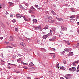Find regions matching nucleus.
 <instances>
[{"instance_id":"1","label":"nucleus","mask_w":79,"mask_h":79,"mask_svg":"<svg viewBox=\"0 0 79 79\" xmlns=\"http://www.w3.org/2000/svg\"><path fill=\"white\" fill-rule=\"evenodd\" d=\"M66 76V77L65 76V77L66 79H69V78H70L71 77H72V75L71 74H67Z\"/></svg>"},{"instance_id":"2","label":"nucleus","mask_w":79,"mask_h":79,"mask_svg":"<svg viewBox=\"0 0 79 79\" xmlns=\"http://www.w3.org/2000/svg\"><path fill=\"white\" fill-rule=\"evenodd\" d=\"M55 39H56V37L54 36L50 39L49 40L50 41H54Z\"/></svg>"},{"instance_id":"3","label":"nucleus","mask_w":79,"mask_h":79,"mask_svg":"<svg viewBox=\"0 0 79 79\" xmlns=\"http://www.w3.org/2000/svg\"><path fill=\"white\" fill-rule=\"evenodd\" d=\"M61 31H66V27H63V26H62L61 27Z\"/></svg>"},{"instance_id":"4","label":"nucleus","mask_w":79,"mask_h":79,"mask_svg":"<svg viewBox=\"0 0 79 79\" xmlns=\"http://www.w3.org/2000/svg\"><path fill=\"white\" fill-rule=\"evenodd\" d=\"M21 45L23 46V47H26V44L24 42H22L20 43Z\"/></svg>"},{"instance_id":"5","label":"nucleus","mask_w":79,"mask_h":79,"mask_svg":"<svg viewBox=\"0 0 79 79\" xmlns=\"http://www.w3.org/2000/svg\"><path fill=\"white\" fill-rule=\"evenodd\" d=\"M13 40H14V39H13V37H10L9 39V41H13Z\"/></svg>"},{"instance_id":"6","label":"nucleus","mask_w":79,"mask_h":79,"mask_svg":"<svg viewBox=\"0 0 79 79\" xmlns=\"http://www.w3.org/2000/svg\"><path fill=\"white\" fill-rule=\"evenodd\" d=\"M48 37V36L47 35H44L43 36V39H45L47 38Z\"/></svg>"},{"instance_id":"7","label":"nucleus","mask_w":79,"mask_h":79,"mask_svg":"<svg viewBox=\"0 0 79 79\" xmlns=\"http://www.w3.org/2000/svg\"><path fill=\"white\" fill-rule=\"evenodd\" d=\"M56 19H57L58 21H63V19L61 18L59 19V18H57V17H56Z\"/></svg>"},{"instance_id":"8","label":"nucleus","mask_w":79,"mask_h":79,"mask_svg":"<svg viewBox=\"0 0 79 79\" xmlns=\"http://www.w3.org/2000/svg\"><path fill=\"white\" fill-rule=\"evenodd\" d=\"M16 16H17L18 18H21V17H23V16L19 14L16 15Z\"/></svg>"},{"instance_id":"9","label":"nucleus","mask_w":79,"mask_h":79,"mask_svg":"<svg viewBox=\"0 0 79 79\" xmlns=\"http://www.w3.org/2000/svg\"><path fill=\"white\" fill-rule=\"evenodd\" d=\"M50 54H52L53 58H55V53H50Z\"/></svg>"},{"instance_id":"10","label":"nucleus","mask_w":79,"mask_h":79,"mask_svg":"<svg viewBox=\"0 0 79 79\" xmlns=\"http://www.w3.org/2000/svg\"><path fill=\"white\" fill-rule=\"evenodd\" d=\"M6 48H13V46H6Z\"/></svg>"},{"instance_id":"11","label":"nucleus","mask_w":79,"mask_h":79,"mask_svg":"<svg viewBox=\"0 0 79 79\" xmlns=\"http://www.w3.org/2000/svg\"><path fill=\"white\" fill-rule=\"evenodd\" d=\"M33 23H36L37 22V20L36 19H33Z\"/></svg>"},{"instance_id":"12","label":"nucleus","mask_w":79,"mask_h":79,"mask_svg":"<svg viewBox=\"0 0 79 79\" xmlns=\"http://www.w3.org/2000/svg\"><path fill=\"white\" fill-rule=\"evenodd\" d=\"M48 26H47V25H46L45 26V27L44 28V29H45V30H46V29H48Z\"/></svg>"},{"instance_id":"13","label":"nucleus","mask_w":79,"mask_h":79,"mask_svg":"<svg viewBox=\"0 0 79 79\" xmlns=\"http://www.w3.org/2000/svg\"><path fill=\"white\" fill-rule=\"evenodd\" d=\"M65 51H66V52H69L70 50L68 48H66L64 49Z\"/></svg>"},{"instance_id":"14","label":"nucleus","mask_w":79,"mask_h":79,"mask_svg":"<svg viewBox=\"0 0 79 79\" xmlns=\"http://www.w3.org/2000/svg\"><path fill=\"white\" fill-rule=\"evenodd\" d=\"M60 69H62L63 70H65L66 69V68L64 67H61L60 68Z\"/></svg>"},{"instance_id":"15","label":"nucleus","mask_w":79,"mask_h":79,"mask_svg":"<svg viewBox=\"0 0 79 79\" xmlns=\"http://www.w3.org/2000/svg\"><path fill=\"white\" fill-rule=\"evenodd\" d=\"M23 18L25 20V21H28V19H26V17H25V16H23Z\"/></svg>"},{"instance_id":"16","label":"nucleus","mask_w":79,"mask_h":79,"mask_svg":"<svg viewBox=\"0 0 79 79\" xmlns=\"http://www.w3.org/2000/svg\"><path fill=\"white\" fill-rule=\"evenodd\" d=\"M55 20H50L49 22L50 23H54Z\"/></svg>"},{"instance_id":"17","label":"nucleus","mask_w":79,"mask_h":79,"mask_svg":"<svg viewBox=\"0 0 79 79\" xmlns=\"http://www.w3.org/2000/svg\"><path fill=\"white\" fill-rule=\"evenodd\" d=\"M72 69H73V71H75L76 70V69L74 67H73Z\"/></svg>"},{"instance_id":"18","label":"nucleus","mask_w":79,"mask_h":79,"mask_svg":"<svg viewBox=\"0 0 79 79\" xmlns=\"http://www.w3.org/2000/svg\"><path fill=\"white\" fill-rule=\"evenodd\" d=\"M28 12L29 13H31L32 12V10H31V9H29Z\"/></svg>"},{"instance_id":"19","label":"nucleus","mask_w":79,"mask_h":79,"mask_svg":"<svg viewBox=\"0 0 79 79\" xmlns=\"http://www.w3.org/2000/svg\"><path fill=\"white\" fill-rule=\"evenodd\" d=\"M31 70H32L34 71V70H35V68L34 67H32L30 69Z\"/></svg>"},{"instance_id":"20","label":"nucleus","mask_w":79,"mask_h":79,"mask_svg":"<svg viewBox=\"0 0 79 79\" xmlns=\"http://www.w3.org/2000/svg\"><path fill=\"white\" fill-rule=\"evenodd\" d=\"M29 65H30V66H34V65L33 64L32 62H31L29 64Z\"/></svg>"},{"instance_id":"21","label":"nucleus","mask_w":79,"mask_h":79,"mask_svg":"<svg viewBox=\"0 0 79 79\" xmlns=\"http://www.w3.org/2000/svg\"><path fill=\"white\" fill-rule=\"evenodd\" d=\"M71 10L72 12H75V11L74 10V8H71Z\"/></svg>"},{"instance_id":"22","label":"nucleus","mask_w":79,"mask_h":79,"mask_svg":"<svg viewBox=\"0 0 79 79\" xmlns=\"http://www.w3.org/2000/svg\"><path fill=\"white\" fill-rule=\"evenodd\" d=\"M72 64L73 65V66H76V64H75V62H73Z\"/></svg>"},{"instance_id":"23","label":"nucleus","mask_w":79,"mask_h":79,"mask_svg":"<svg viewBox=\"0 0 79 79\" xmlns=\"http://www.w3.org/2000/svg\"><path fill=\"white\" fill-rule=\"evenodd\" d=\"M51 13H52L53 15H56V13L54 12V11L53 10L51 11Z\"/></svg>"},{"instance_id":"24","label":"nucleus","mask_w":79,"mask_h":79,"mask_svg":"<svg viewBox=\"0 0 79 79\" xmlns=\"http://www.w3.org/2000/svg\"><path fill=\"white\" fill-rule=\"evenodd\" d=\"M79 65L78 66L77 69V72H79Z\"/></svg>"},{"instance_id":"25","label":"nucleus","mask_w":79,"mask_h":79,"mask_svg":"<svg viewBox=\"0 0 79 79\" xmlns=\"http://www.w3.org/2000/svg\"><path fill=\"white\" fill-rule=\"evenodd\" d=\"M9 6H11V5H13V3L11 2H9Z\"/></svg>"},{"instance_id":"26","label":"nucleus","mask_w":79,"mask_h":79,"mask_svg":"<svg viewBox=\"0 0 79 79\" xmlns=\"http://www.w3.org/2000/svg\"><path fill=\"white\" fill-rule=\"evenodd\" d=\"M8 64L9 65H10V64H11V65H13V66H16L15 64H12L10 63H8Z\"/></svg>"},{"instance_id":"27","label":"nucleus","mask_w":79,"mask_h":79,"mask_svg":"<svg viewBox=\"0 0 79 79\" xmlns=\"http://www.w3.org/2000/svg\"><path fill=\"white\" fill-rule=\"evenodd\" d=\"M5 44H7V45H8L9 44V42H7L5 41L4 42Z\"/></svg>"},{"instance_id":"28","label":"nucleus","mask_w":79,"mask_h":79,"mask_svg":"<svg viewBox=\"0 0 79 79\" xmlns=\"http://www.w3.org/2000/svg\"><path fill=\"white\" fill-rule=\"evenodd\" d=\"M1 26L3 27H5V25L3 23L1 24Z\"/></svg>"},{"instance_id":"29","label":"nucleus","mask_w":79,"mask_h":79,"mask_svg":"<svg viewBox=\"0 0 79 79\" xmlns=\"http://www.w3.org/2000/svg\"><path fill=\"white\" fill-rule=\"evenodd\" d=\"M39 29V27H36L35 28V30H38Z\"/></svg>"},{"instance_id":"30","label":"nucleus","mask_w":79,"mask_h":79,"mask_svg":"<svg viewBox=\"0 0 79 79\" xmlns=\"http://www.w3.org/2000/svg\"><path fill=\"white\" fill-rule=\"evenodd\" d=\"M69 69L70 71H73V69L71 68H69Z\"/></svg>"},{"instance_id":"31","label":"nucleus","mask_w":79,"mask_h":79,"mask_svg":"<svg viewBox=\"0 0 79 79\" xmlns=\"http://www.w3.org/2000/svg\"><path fill=\"white\" fill-rule=\"evenodd\" d=\"M31 14H33V15H35V12L32 11V12H31Z\"/></svg>"},{"instance_id":"32","label":"nucleus","mask_w":79,"mask_h":79,"mask_svg":"<svg viewBox=\"0 0 79 79\" xmlns=\"http://www.w3.org/2000/svg\"><path fill=\"white\" fill-rule=\"evenodd\" d=\"M63 63L64 64H66V60H64L63 61Z\"/></svg>"},{"instance_id":"33","label":"nucleus","mask_w":79,"mask_h":79,"mask_svg":"<svg viewBox=\"0 0 79 79\" xmlns=\"http://www.w3.org/2000/svg\"><path fill=\"white\" fill-rule=\"evenodd\" d=\"M17 61H21V58H19L17 60Z\"/></svg>"},{"instance_id":"34","label":"nucleus","mask_w":79,"mask_h":79,"mask_svg":"<svg viewBox=\"0 0 79 79\" xmlns=\"http://www.w3.org/2000/svg\"><path fill=\"white\" fill-rule=\"evenodd\" d=\"M70 20H72V21H75L76 19H70Z\"/></svg>"},{"instance_id":"35","label":"nucleus","mask_w":79,"mask_h":79,"mask_svg":"<svg viewBox=\"0 0 79 79\" xmlns=\"http://www.w3.org/2000/svg\"><path fill=\"white\" fill-rule=\"evenodd\" d=\"M15 31L17 32H18V29L16 28L15 29Z\"/></svg>"},{"instance_id":"36","label":"nucleus","mask_w":79,"mask_h":79,"mask_svg":"<svg viewBox=\"0 0 79 79\" xmlns=\"http://www.w3.org/2000/svg\"><path fill=\"white\" fill-rule=\"evenodd\" d=\"M12 22H13V23H15V22H16V20L13 19V20H12Z\"/></svg>"},{"instance_id":"37","label":"nucleus","mask_w":79,"mask_h":79,"mask_svg":"<svg viewBox=\"0 0 79 79\" xmlns=\"http://www.w3.org/2000/svg\"><path fill=\"white\" fill-rule=\"evenodd\" d=\"M70 18H74V15H72Z\"/></svg>"},{"instance_id":"38","label":"nucleus","mask_w":79,"mask_h":79,"mask_svg":"<svg viewBox=\"0 0 79 79\" xmlns=\"http://www.w3.org/2000/svg\"><path fill=\"white\" fill-rule=\"evenodd\" d=\"M35 6L36 8H38L39 7V6L37 5H35Z\"/></svg>"},{"instance_id":"39","label":"nucleus","mask_w":79,"mask_h":79,"mask_svg":"<svg viewBox=\"0 0 79 79\" xmlns=\"http://www.w3.org/2000/svg\"><path fill=\"white\" fill-rule=\"evenodd\" d=\"M48 19L50 20H52V18L51 17H49L48 18Z\"/></svg>"},{"instance_id":"40","label":"nucleus","mask_w":79,"mask_h":79,"mask_svg":"<svg viewBox=\"0 0 79 79\" xmlns=\"http://www.w3.org/2000/svg\"><path fill=\"white\" fill-rule=\"evenodd\" d=\"M75 63H77V64H78V63H79V61H77L75 62Z\"/></svg>"},{"instance_id":"41","label":"nucleus","mask_w":79,"mask_h":79,"mask_svg":"<svg viewBox=\"0 0 79 79\" xmlns=\"http://www.w3.org/2000/svg\"><path fill=\"white\" fill-rule=\"evenodd\" d=\"M33 9L34 10H36V9H35V8H34L33 7H31V9Z\"/></svg>"},{"instance_id":"42","label":"nucleus","mask_w":79,"mask_h":79,"mask_svg":"<svg viewBox=\"0 0 79 79\" xmlns=\"http://www.w3.org/2000/svg\"><path fill=\"white\" fill-rule=\"evenodd\" d=\"M19 7H20V8H21V9L22 8H23V6L21 5Z\"/></svg>"},{"instance_id":"43","label":"nucleus","mask_w":79,"mask_h":79,"mask_svg":"<svg viewBox=\"0 0 79 79\" xmlns=\"http://www.w3.org/2000/svg\"><path fill=\"white\" fill-rule=\"evenodd\" d=\"M31 16L32 17V18H35V16L33 15H31Z\"/></svg>"},{"instance_id":"44","label":"nucleus","mask_w":79,"mask_h":79,"mask_svg":"<svg viewBox=\"0 0 79 79\" xmlns=\"http://www.w3.org/2000/svg\"><path fill=\"white\" fill-rule=\"evenodd\" d=\"M40 31H42V28H40Z\"/></svg>"},{"instance_id":"45","label":"nucleus","mask_w":79,"mask_h":79,"mask_svg":"<svg viewBox=\"0 0 79 79\" xmlns=\"http://www.w3.org/2000/svg\"><path fill=\"white\" fill-rule=\"evenodd\" d=\"M23 63V64H25V65H28V64H27L24 63Z\"/></svg>"},{"instance_id":"46","label":"nucleus","mask_w":79,"mask_h":79,"mask_svg":"<svg viewBox=\"0 0 79 79\" xmlns=\"http://www.w3.org/2000/svg\"><path fill=\"white\" fill-rule=\"evenodd\" d=\"M58 66H59V63H58L56 65V68H58Z\"/></svg>"},{"instance_id":"47","label":"nucleus","mask_w":79,"mask_h":79,"mask_svg":"<svg viewBox=\"0 0 79 79\" xmlns=\"http://www.w3.org/2000/svg\"><path fill=\"white\" fill-rule=\"evenodd\" d=\"M0 40H2V39H3V37H0Z\"/></svg>"},{"instance_id":"48","label":"nucleus","mask_w":79,"mask_h":79,"mask_svg":"<svg viewBox=\"0 0 79 79\" xmlns=\"http://www.w3.org/2000/svg\"><path fill=\"white\" fill-rule=\"evenodd\" d=\"M13 15L11 14L10 15V17H11V18H12V17L13 16Z\"/></svg>"},{"instance_id":"49","label":"nucleus","mask_w":79,"mask_h":79,"mask_svg":"<svg viewBox=\"0 0 79 79\" xmlns=\"http://www.w3.org/2000/svg\"><path fill=\"white\" fill-rule=\"evenodd\" d=\"M65 53V52H64V51H63L62 52V54H64V53Z\"/></svg>"},{"instance_id":"50","label":"nucleus","mask_w":79,"mask_h":79,"mask_svg":"<svg viewBox=\"0 0 79 79\" xmlns=\"http://www.w3.org/2000/svg\"><path fill=\"white\" fill-rule=\"evenodd\" d=\"M22 9H23V10H25V8H24V7H23Z\"/></svg>"},{"instance_id":"51","label":"nucleus","mask_w":79,"mask_h":79,"mask_svg":"<svg viewBox=\"0 0 79 79\" xmlns=\"http://www.w3.org/2000/svg\"><path fill=\"white\" fill-rule=\"evenodd\" d=\"M1 63H3L4 62V61H3V60H1Z\"/></svg>"},{"instance_id":"52","label":"nucleus","mask_w":79,"mask_h":79,"mask_svg":"<svg viewBox=\"0 0 79 79\" xmlns=\"http://www.w3.org/2000/svg\"><path fill=\"white\" fill-rule=\"evenodd\" d=\"M73 52H70V54L72 55H73Z\"/></svg>"},{"instance_id":"53","label":"nucleus","mask_w":79,"mask_h":79,"mask_svg":"<svg viewBox=\"0 0 79 79\" xmlns=\"http://www.w3.org/2000/svg\"><path fill=\"white\" fill-rule=\"evenodd\" d=\"M2 8V4H1V5H0V9H1Z\"/></svg>"},{"instance_id":"54","label":"nucleus","mask_w":79,"mask_h":79,"mask_svg":"<svg viewBox=\"0 0 79 79\" xmlns=\"http://www.w3.org/2000/svg\"><path fill=\"white\" fill-rule=\"evenodd\" d=\"M42 28L41 27V25H40H40H39V28Z\"/></svg>"},{"instance_id":"55","label":"nucleus","mask_w":79,"mask_h":79,"mask_svg":"<svg viewBox=\"0 0 79 79\" xmlns=\"http://www.w3.org/2000/svg\"><path fill=\"white\" fill-rule=\"evenodd\" d=\"M42 33L43 34H46V33H45V32H43Z\"/></svg>"},{"instance_id":"56","label":"nucleus","mask_w":79,"mask_h":79,"mask_svg":"<svg viewBox=\"0 0 79 79\" xmlns=\"http://www.w3.org/2000/svg\"><path fill=\"white\" fill-rule=\"evenodd\" d=\"M67 44L68 45H70V43H67Z\"/></svg>"},{"instance_id":"57","label":"nucleus","mask_w":79,"mask_h":79,"mask_svg":"<svg viewBox=\"0 0 79 79\" xmlns=\"http://www.w3.org/2000/svg\"><path fill=\"white\" fill-rule=\"evenodd\" d=\"M7 68H9V69H11V67L9 66V67H7Z\"/></svg>"},{"instance_id":"58","label":"nucleus","mask_w":79,"mask_h":79,"mask_svg":"<svg viewBox=\"0 0 79 79\" xmlns=\"http://www.w3.org/2000/svg\"><path fill=\"white\" fill-rule=\"evenodd\" d=\"M50 33L52 34V30H50Z\"/></svg>"},{"instance_id":"59","label":"nucleus","mask_w":79,"mask_h":79,"mask_svg":"<svg viewBox=\"0 0 79 79\" xmlns=\"http://www.w3.org/2000/svg\"><path fill=\"white\" fill-rule=\"evenodd\" d=\"M27 79H31V78L28 77V78H27Z\"/></svg>"},{"instance_id":"60","label":"nucleus","mask_w":79,"mask_h":79,"mask_svg":"<svg viewBox=\"0 0 79 79\" xmlns=\"http://www.w3.org/2000/svg\"><path fill=\"white\" fill-rule=\"evenodd\" d=\"M60 79H64V78H63V77H61Z\"/></svg>"},{"instance_id":"61","label":"nucleus","mask_w":79,"mask_h":79,"mask_svg":"<svg viewBox=\"0 0 79 79\" xmlns=\"http://www.w3.org/2000/svg\"><path fill=\"white\" fill-rule=\"evenodd\" d=\"M41 8H37V10H40Z\"/></svg>"},{"instance_id":"62","label":"nucleus","mask_w":79,"mask_h":79,"mask_svg":"<svg viewBox=\"0 0 79 79\" xmlns=\"http://www.w3.org/2000/svg\"><path fill=\"white\" fill-rule=\"evenodd\" d=\"M77 24H78V25H79V22H78L77 23Z\"/></svg>"},{"instance_id":"63","label":"nucleus","mask_w":79,"mask_h":79,"mask_svg":"<svg viewBox=\"0 0 79 79\" xmlns=\"http://www.w3.org/2000/svg\"><path fill=\"white\" fill-rule=\"evenodd\" d=\"M1 55V56H3V53H2Z\"/></svg>"},{"instance_id":"64","label":"nucleus","mask_w":79,"mask_h":79,"mask_svg":"<svg viewBox=\"0 0 79 79\" xmlns=\"http://www.w3.org/2000/svg\"><path fill=\"white\" fill-rule=\"evenodd\" d=\"M78 33V34H79V30H78L77 31Z\"/></svg>"}]
</instances>
